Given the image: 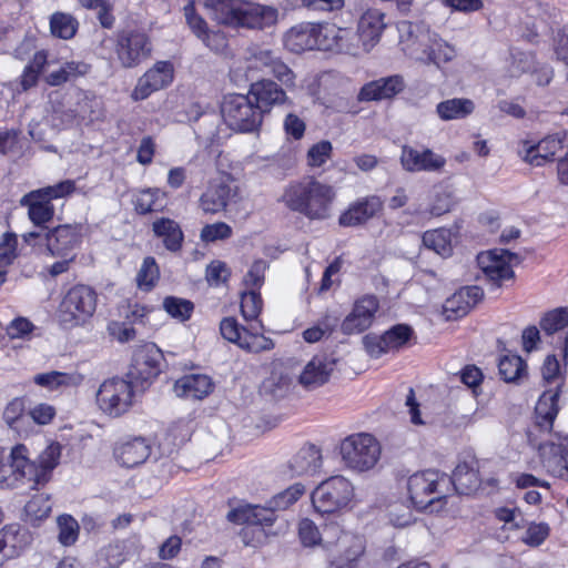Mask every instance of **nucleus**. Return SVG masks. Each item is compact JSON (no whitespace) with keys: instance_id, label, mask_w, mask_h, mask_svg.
I'll list each match as a JSON object with an SVG mask.
<instances>
[{"instance_id":"obj_1","label":"nucleus","mask_w":568,"mask_h":568,"mask_svg":"<svg viewBox=\"0 0 568 568\" xmlns=\"http://www.w3.org/2000/svg\"><path fill=\"white\" fill-rule=\"evenodd\" d=\"M212 20L219 24L248 30H264L276 24L278 10L248 0H203Z\"/></svg>"},{"instance_id":"obj_2","label":"nucleus","mask_w":568,"mask_h":568,"mask_svg":"<svg viewBox=\"0 0 568 568\" xmlns=\"http://www.w3.org/2000/svg\"><path fill=\"white\" fill-rule=\"evenodd\" d=\"M335 192L332 186L316 180H307L291 184L282 200L287 207L300 212L312 220H324L329 216V207Z\"/></svg>"},{"instance_id":"obj_3","label":"nucleus","mask_w":568,"mask_h":568,"mask_svg":"<svg viewBox=\"0 0 568 568\" xmlns=\"http://www.w3.org/2000/svg\"><path fill=\"white\" fill-rule=\"evenodd\" d=\"M399 487L406 490L409 504L423 511L452 494V480L446 474L434 469L416 471L402 477Z\"/></svg>"},{"instance_id":"obj_4","label":"nucleus","mask_w":568,"mask_h":568,"mask_svg":"<svg viewBox=\"0 0 568 568\" xmlns=\"http://www.w3.org/2000/svg\"><path fill=\"white\" fill-rule=\"evenodd\" d=\"M564 362L567 363V359ZM565 367L566 364L561 367L556 355H548L542 364L541 376L546 389L540 395L535 408L536 423L542 430H551L559 412L558 398L565 384Z\"/></svg>"},{"instance_id":"obj_5","label":"nucleus","mask_w":568,"mask_h":568,"mask_svg":"<svg viewBox=\"0 0 568 568\" xmlns=\"http://www.w3.org/2000/svg\"><path fill=\"white\" fill-rule=\"evenodd\" d=\"M338 454L346 469L363 474L377 466L382 455V445L373 434L354 433L341 440Z\"/></svg>"},{"instance_id":"obj_6","label":"nucleus","mask_w":568,"mask_h":568,"mask_svg":"<svg viewBox=\"0 0 568 568\" xmlns=\"http://www.w3.org/2000/svg\"><path fill=\"white\" fill-rule=\"evenodd\" d=\"M98 293L85 284H77L67 291L58 310L59 322L65 327L84 325L95 313Z\"/></svg>"},{"instance_id":"obj_7","label":"nucleus","mask_w":568,"mask_h":568,"mask_svg":"<svg viewBox=\"0 0 568 568\" xmlns=\"http://www.w3.org/2000/svg\"><path fill=\"white\" fill-rule=\"evenodd\" d=\"M221 114L225 124L240 133L257 132L264 120L248 93L225 95L221 104Z\"/></svg>"},{"instance_id":"obj_8","label":"nucleus","mask_w":568,"mask_h":568,"mask_svg":"<svg viewBox=\"0 0 568 568\" xmlns=\"http://www.w3.org/2000/svg\"><path fill=\"white\" fill-rule=\"evenodd\" d=\"M312 505L320 514H334L348 508L355 498L352 481L342 475L323 480L311 495Z\"/></svg>"},{"instance_id":"obj_9","label":"nucleus","mask_w":568,"mask_h":568,"mask_svg":"<svg viewBox=\"0 0 568 568\" xmlns=\"http://www.w3.org/2000/svg\"><path fill=\"white\" fill-rule=\"evenodd\" d=\"M362 537L345 531L337 523L325 525V550L338 568H349L364 552Z\"/></svg>"},{"instance_id":"obj_10","label":"nucleus","mask_w":568,"mask_h":568,"mask_svg":"<svg viewBox=\"0 0 568 568\" xmlns=\"http://www.w3.org/2000/svg\"><path fill=\"white\" fill-rule=\"evenodd\" d=\"M134 382L123 378H110L104 381L97 393L99 408L110 415L120 416L126 413L133 405Z\"/></svg>"},{"instance_id":"obj_11","label":"nucleus","mask_w":568,"mask_h":568,"mask_svg":"<svg viewBox=\"0 0 568 568\" xmlns=\"http://www.w3.org/2000/svg\"><path fill=\"white\" fill-rule=\"evenodd\" d=\"M262 331L263 325L261 322L252 324L251 328L247 329L241 326L234 317H225L220 324V332L226 341L253 353L273 348L272 339L264 336Z\"/></svg>"},{"instance_id":"obj_12","label":"nucleus","mask_w":568,"mask_h":568,"mask_svg":"<svg viewBox=\"0 0 568 568\" xmlns=\"http://www.w3.org/2000/svg\"><path fill=\"white\" fill-rule=\"evenodd\" d=\"M152 52L150 38L143 31H123L118 36L115 53L125 69L135 68L146 60Z\"/></svg>"},{"instance_id":"obj_13","label":"nucleus","mask_w":568,"mask_h":568,"mask_svg":"<svg viewBox=\"0 0 568 568\" xmlns=\"http://www.w3.org/2000/svg\"><path fill=\"white\" fill-rule=\"evenodd\" d=\"M413 336L414 329L412 326L396 324L381 335H366L363 338V344L369 356L378 358L384 354L397 352L405 347Z\"/></svg>"},{"instance_id":"obj_14","label":"nucleus","mask_w":568,"mask_h":568,"mask_svg":"<svg viewBox=\"0 0 568 568\" xmlns=\"http://www.w3.org/2000/svg\"><path fill=\"white\" fill-rule=\"evenodd\" d=\"M517 263L518 256L515 253L501 248H494L477 255L478 267L488 281L497 285L514 277V266Z\"/></svg>"},{"instance_id":"obj_15","label":"nucleus","mask_w":568,"mask_h":568,"mask_svg":"<svg viewBox=\"0 0 568 568\" xmlns=\"http://www.w3.org/2000/svg\"><path fill=\"white\" fill-rule=\"evenodd\" d=\"M237 186L229 174H222L209 181L202 193L199 205L204 213L215 214L227 206L229 202L236 197Z\"/></svg>"},{"instance_id":"obj_16","label":"nucleus","mask_w":568,"mask_h":568,"mask_svg":"<svg viewBox=\"0 0 568 568\" xmlns=\"http://www.w3.org/2000/svg\"><path fill=\"white\" fill-rule=\"evenodd\" d=\"M379 311V301L373 294H365L356 298L351 312L341 324V331L346 335L359 334L368 329Z\"/></svg>"},{"instance_id":"obj_17","label":"nucleus","mask_w":568,"mask_h":568,"mask_svg":"<svg viewBox=\"0 0 568 568\" xmlns=\"http://www.w3.org/2000/svg\"><path fill=\"white\" fill-rule=\"evenodd\" d=\"M163 354L154 343L140 345L132 358L128 377L134 383H148L161 372Z\"/></svg>"},{"instance_id":"obj_18","label":"nucleus","mask_w":568,"mask_h":568,"mask_svg":"<svg viewBox=\"0 0 568 568\" xmlns=\"http://www.w3.org/2000/svg\"><path fill=\"white\" fill-rule=\"evenodd\" d=\"M397 28L402 52L412 60L425 63L433 31L423 24L408 21L399 22Z\"/></svg>"},{"instance_id":"obj_19","label":"nucleus","mask_w":568,"mask_h":568,"mask_svg":"<svg viewBox=\"0 0 568 568\" xmlns=\"http://www.w3.org/2000/svg\"><path fill=\"white\" fill-rule=\"evenodd\" d=\"M247 93L263 116L270 114L274 108L293 104L285 89L272 79L263 78L252 82Z\"/></svg>"},{"instance_id":"obj_20","label":"nucleus","mask_w":568,"mask_h":568,"mask_svg":"<svg viewBox=\"0 0 568 568\" xmlns=\"http://www.w3.org/2000/svg\"><path fill=\"white\" fill-rule=\"evenodd\" d=\"M174 79V67L170 61H158L138 82L131 93L134 101L148 99L152 93L169 87Z\"/></svg>"},{"instance_id":"obj_21","label":"nucleus","mask_w":568,"mask_h":568,"mask_svg":"<svg viewBox=\"0 0 568 568\" xmlns=\"http://www.w3.org/2000/svg\"><path fill=\"white\" fill-rule=\"evenodd\" d=\"M387 27L386 13L378 8L363 11L357 21V38L363 52H369L382 39Z\"/></svg>"},{"instance_id":"obj_22","label":"nucleus","mask_w":568,"mask_h":568,"mask_svg":"<svg viewBox=\"0 0 568 568\" xmlns=\"http://www.w3.org/2000/svg\"><path fill=\"white\" fill-rule=\"evenodd\" d=\"M82 236L81 225H59L47 233V248L52 256H77Z\"/></svg>"},{"instance_id":"obj_23","label":"nucleus","mask_w":568,"mask_h":568,"mask_svg":"<svg viewBox=\"0 0 568 568\" xmlns=\"http://www.w3.org/2000/svg\"><path fill=\"white\" fill-rule=\"evenodd\" d=\"M337 359L333 355L316 354L303 367L298 384L307 389H316L326 384L336 368Z\"/></svg>"},{"instance_id":"obj_24","label":"nucleus","mask_w":568,"mask_h":568,"mask_svg":"<svg viewBox=\"0 0 568 568\" xmlns=\"http://www.w3.org/2000/svg\"><path fill=\"white\" fill-rule=\"evenodd\" d=\"M227 519L237 525H251L256 528L271 527L277 519L276 510L268 500L262 505H240L227 514Z\"/></svg>"},{"instance_id":"obj_25","label":"nucleus","mask_w":568,"mask_h":568,"mask_svg":"<svg viewBox=\"0 0 568 568\" xmlns=\"http://www.w3.org/2000/svg\"><path fill=\"white\" fill-rule=\"evenodd\" d=\"M405 88L406 82L400 74L379 78L365 83L357 94V100L361 102L388 100L402 93Z\"/></svg>"},{"instance_id":"obj_26","label":"nucleus","mask_w":568,"mask_h":568,"mask_svg":"<svg viewBox=\"0 0 568 568\" xmlns=\"http://www.w3.org/2000/svg\"><path fill=\"white\" fill-rule=\"evenodd\" d=\"M400 164L407 172H435L442 170L446 160L430 149L417 150L408 145L402 148Z\"/></svg>"},{"instance_id":"obj_27","label":"nucleus","mask_w":568,"mask_h":568,"mask_svg":"<svg viewBox=\"0 0 568 568\" xmlns=\"http://www.w3.org/2000/svg\"><path fill=\"white\" fill-rule=\"evenodd\" d=\"M113 455L121 466L133 468L150 457L151 445L143 437L126 438L115 444Z\"/></svg>"},{"instance_id":"obj_28","label":"nucleus","mask_w":568,"mask_h":568,"mask_svg":"<svg viewBox=\"0 0 568 568\" xmlns=\"http://www.w3.org/2000/svg\"><path fill=\"white\" fill-rule=\"evenodd\" d=\"M32 541L31 532L19 524H10L0 530V554L2 558L19 557Z\"/></svg>"},{"instance_id":"obj_29","label":"nucleus","mask_w":568,"mask_h":568,"mask_svg":"<svg viewBox=\"0 0 568 568\" xmlns=\"http://www.w3.org/2000/svg\"><path fill=\"white\" fill-rule=\"evenodd\" d=\"M566 142L567 133L565 131L550 134L537 144L528 146L525 150L524 160L535 166L544 165L564 150Z\"/></svg>"},{"instance_id":"obj_30","label":"nucleus","mask_w":568,"mask_h":568,"mask_svg":"<svg viewBox=\"0 0 568 568\" xmlns=\"http://www.w3.org/2000/svg\"><path fill=\"white\" fill-rule=\"evenodd\" d=\"M484 292L479 286H466L455 292L444 303V314L447 320L465 316L483 298Z\"/></svg>"},{"instance_id":"obj_31","label":"nucleus","mask_w":568,"mask_h":568,"mask_svg":"<svg viewBox=\"0 0 568 568\" xmlns=\"http://www.w3.org/2000/svg\"><path fill=\"white\" fill-rule=\"evenodd\" d=\"M213 382L205 374H189L174 383L176 396L189 399H202L213 390Z\"/></svg>"},{"instance_id":"obj_32","label":"nucleus","mask_w":568,"mask_h":568,"mask_svg":"<svg viewBox=\"0 0 568 568\" xmlns=\"http://www.w3.org/2000/svg\"><path fill=\"white\" fill-rule=\"evenodd\" d=\"M323 465L322 454L315 445L303 446L288 462L290 476H304L317 473Z\"/></svg>"},{"instance_id":"obj_33","label":"nucleus","mask_w":568,"mask_h":568,"mask_svg":"<svg viewBox=\"0 0 568 568\" xmlns=\"http://www.w3.org/2000/svg\"><path fill=\"white\" fill-rule=\"evenodd\" d=\"M382 209V201L378 196H367L352 204L347 211L339 216L342 226H356L367 222Z\"/></svg>"},{"instance_id":"obj_34","label":"nucleus","mask_w":568,"mask_h":568,"mask_svg":"<svg viewBox=\"0 0 568 568\" xmlns=\"http://www.w3.org/2000/svg\"><path fill=\"white\" fill-rule=\"evenodd\" d=\"M83 376L80 373H67L59 371H50L45 373L36 374L32 378L33 383L48 392H62L68 388L78 387L83 382Z\"/></svg>"},{"instance_id":"obj_35","label":"nucleus","mask_w":568,"mask_h":568,"mask_svg":"<svg viewBox=\"0 0 568 568\" xmlns=\"http://www.w3.org/2000/svg\"><path fill=\"white\" fill-rule=\"evenodd\" d=\"M10 468L14 480L27 479L36 486V463L30 459L29 448L24 444H17L10 452Z\"/></svg>"},{"instance_id":"obj_36","label":"nucleus","mask_w":568,"mask_h":568,"mask_svg":"<svg viewBox=\"0 0 568 568\" xmlns=\"http://www.w3.org/2000/svg\"><path fill=\"white\" fill-rule=\"evenodd\" d=\"M540 327L547 335H555L559 332H565L561 341V356L562 359L568 358V308L558 307L547 312L540 320Z\"/></svg>"},{"instance_id":"obj_37","label":"nucleus","mask_w":568,"mask_h":568,"mask_svg":"<svg viewBox=\"0 0 568 568\" xmlns=\"http://www.w3.org/2000/svg\"><path fill=\"white\" fill-rule=\"evenodd\" d=\"M287 50L300 53L316 48L315 23H301L293 27L284 38Z\"/></svg>"},{"instance_id":"obj_38","label":"nucleus","mask_w":568,"mask_h":568,"mask_svg":"<svg viewBox=\"0 0 568 568\" xmlns=\"http://www.w3.org/2000/svg\"><path fill=\"white\" fill-rule=\"evenodd\" d=\"M152 231L156 237L162 240L166 250L171 252L181 250L184 234L176 221L169 217H160L152 223Z\"/></svg>"},{"instance_id":"obj_39","label":"nucleus","mask_w":568,"mask_h":568,"mask_svg":"<svg viewBox=\"0 0 568 568\" xmlns=\"http://www.w3.org/2000/svg\"><path fill=\"white\" fill-rule=\"evenodd\" d=\"M20 205L28 209V216L36 226H43L53 219V204L41 199L39 193L31 191L24 194Z\"/></svg>"},{"instance_id":"obj_40","label":"nucleus","mask_w":568,"mask_h":568,"mask_svg":"<svg viewBox=\"0 0 568 568\" xmlns=\"http://www.w3.org/2000/svg\"><path fill=\"white\" fill-rule=\"evenodd\" d=\"M62 447L59 443H50L38 456L36 463V486L47 484L53 469L59 465Z\"/></svg>"},{"instance_id":"obj_41","label":"nucleus","mask_w":568,"mask_h":568,"mask_svg":"<svg viewBox=\"0 0 568 568\" xmlns=\"http://www.w3.org/2000/svg\"><path fill=\"white\" fill-rule=\"evenodd\" d=\"M71 112L74 120L92 123L102 116V103L95 95L81 91L77 94L75 106Z\"/></svg>"},{"instance_id":"obj_42","label":"nucleus","mask_w":568,"mask_h":568,"mask_svg":"<svg viewBox=\"0 0 568 568\" xmlns=\"http://www.w3.org/2000/svg\"><path fill=\"white\" fill-rule=\"evenodd\" d=\"M425 64H435L440 67L452 62L457 57V49L454 44H450L443 39L437 32L433 31L430 42L427 48Z\"/></svg>"},{"instance_id":"obj_43","label":"nucleus","mask_w":568,"mask_h":568,"mask_svg":"<svg viewBox=\"0 0 568 568\" xmlns=\"http://www.w3.org/2000/svg\"><path fill=\"white\" fill-rule=\"evenodd\" d=\"M277 54L268 49L255 48L250 50L243 58V67H233L232 71L236 72L241 69L244 70L246 78L250 77L251 72L263 71L268 72L272 63L276 59Z\"/></svg>"},{"instance_id":"obj_44","label":"nucleus","mask_w":568,"mask_h":568,"mask_svg":"<svg viewBox=\"0 0 568 568\" xmlns=\"http://www.w3.org/2000/svg\"><path fill=\"white\" fill-rule=\"evenodd\" d=\"M475 110V103L470 99L454 98L442 101L436 106V112L443 121L460 120L470 115Z\"/></svg>"},{"instance_id":"obj_45","label":"nucleus","mask_w":568,"mask_h":568,"mask_svg":"<svg viewBox=\"0 0 568 568\" xmlns=\"http://www.w3.org/2000/svg\"><path fill=\"white\" fill-rule=\"evenodd\" d=\"M449 478L452 480V493L469 495L479 486L477 471L469 468L466 464L458 465Z\"/></svg>"},{"instance_id":"obj_46","label":"nucleus","mask_w":568,"mask_h":568,"mask_svg":"<svg viewBox=\"0 0 568 568\" xmlns=\"http://www.w3.org/2000/svg\"><path fill=\"white\" fill-rule=\"evenodd\" d=\"M193 426L189 419L174 422L166 430L162 446L166 453L171 454L175 448L186 443L192 435Z\"/></svg>"},{"instance_id":"obj_47","label":"nucleus","mask_w":568,"mask_h":568,"mask_svg":"<svg viewBox=\"0 0 568 568\" xmlns=\"http://www.w3.org/2000/svg\"><path fill=\"white\" fill-rule=\"evenodd\" d=\"M562 445L568 446V435L561 444L544 443L539 446V456L547 473L555 476L551 465L558 468H565L566 452Z\"/></svg>"},{"instance_id":"obj_48","label":"nucleus","mask_w":568,"mask_h":568,"mask_svg":"<svg viewBox=\"0 0 568 568\" xmlns=\"http://www.w3.org/2000/svg\"><path fill=\"white\" fill-rule=\"evenodd\" d=\"M18 240L14 233L7 232L0 240V286L6 282L10 265L17 258Z\"/></svg>"},{"instance_id":"obj_49","label":"nucleus","mask_w":568,"mask_h":568,"mask_svg":"<svg viewBox=\"0 0 568 568\" xmlns=\"http://www.w3.org/2000/svg\"><path fill=\"white\" fill-rule=\"evenodd\" d=\"M424 245L442 256H448L452 253V233L447 229H436L427 231L423 235Z\"/></svg>"},{"instance_id":"obj_50","label":"nucleus","mask_w":568,"mask_h":568,"mask_svg":"<svg viewBox=\"0 0 568 568\" xmlns=\"http://www.w3.org/2000/svg\"><path fill=\"white\" fill-rule=\"evenodd\" d=\"M498 369L505 382L513 383L526 375L527 365L520 356L509 354L499 359Z\"/></svg>"},{"instance_id":"obj_51","label":"nucleus","mask_w":568,"mask_h":568,"mask_svg":"<svg viewBox=\"0 0 568 568\" xmlns=\"http://www.w3.org/2000/svg\"><path fill=\"white\" fill-rule=\"evenodd\" d=\"M306 493V487L301 483H295L286 489L275 494L268 499V505H272L277 511H284L291 508L297 500Z\"/></svg>"},{"instance_id":"obj_52","label":"nucleus","mask_w":568,"mask_h":568,"mask_svg":"<svg viewBox=\"0 0 568 568\" xmlns=\"http://www.w3.org/2000/svg\"><path fill=\"white\" fill-rule=\"evenodd\" d=\"M78 21L69 13L55 12L50 18L51 33L60 39L69 40L78 30Z\"/></svg>"},{"instance_id":"obj_53","label":"nucleus","mask_w":568,"mask_h":568,"mask_svg":"<svg viewBox=\"0 0 568 568\" xmlns=\"http://www.w3.org/2000/svg\"><path fill=\"white\" fill-rule=\"evenodd\" d=\"M298 538L304 547L321 546L325 549V526L321 531L313 520L303 518L298 523Z\"/></svg>"},{"instance_id":"obj_54","label":"nucleus","mask_w":568,"mask_h":568,"mask_svg":"<svg viewBox=\"0 0 568 568\" xmlns=\"http://www.w3.org/2000/svg\"><path fill=\"white\" fill-rule=\"evenodd\" d=\"M345 33L343 28L333 23H315V39L317 50L333 51L336 48V39L341 40V36Z\"/></svg>"},{"instance_id":"obj_55","label":"nucleus","mask_w":568,"mask_h":568,"mask_svg":"<svg viewBox=\"0 0 568 568\" xmlns=\"http://www.w3.org/2000/svg\"><path fill=\"white\" fill-rule=\"evenodd\" d=\"M263 308V300L260 291L247 290L241 295V313L244 320L253 321L256 324Z\"/></svg>"},{"instance_id":"obj_56","label":"nucleus","mask_w":568,"mask_h":568,"mask_svg":"<svg viewBox=\"0 0 568 568\" xmlns=\"http://www.w3.org/2000/svg\"><path fill=\"white\" fill-rule=\"evenodd\" d=\"M164 193L159 189H148L141 191L134 201L135 211L140 214H146L152 211H159L163 207L161 197Z\"/></svg>"},{"instance_id":"obj_57","label":"nucleus","mask_w":568,"mask_h":568,"mask_svg":"<svg viewBox=\"0 0 568 568\" xmlns=\"http://www.w3.org/2000/svg\"><path fill=\"white\" fill-rule=\"evenodd\" d=\"M160 278V268L155 258L148 256L143 260L136 275V284L140 290L151 291Z\"/></svg>"},{"instance_id":"obj_58","label":"nucleus","mask_w":568,"mask_h":568,"mask_svg":"<svg viewBox=\"0 0 568 568\" xmlns=\"http://www.w3.org/2000/svg\"><path fill=\"white\" fill-rule=\"evenodd\" d=\"M58 540L63 546H72L79 538V523L68 514L60 515L57 518Z\"/></svg>"},{"instance_id":"obj_59","label":"nucleus","mask_w":568,"mask_h":568,"mask_svg":"<svg viewBox=\"0 0 568 568\" xmlns=\"http://www.w3.org/2000/svg\"><path fill=\"white\" fill-rule=\"evenodd\" d=\"M51 501L48 495L37 494L26 504L24 513L26 517L31 521L36 523L49 517L51 513Z\"/></svg>"},{"instance_id":"obj_60","label":"nucleus","mask_w":568,"mask_h":568,"mask_svg":"<svg viewBox=\"0 0 568 568\" xmlns=\"http://www.w3.org/2000/svg\"><path fill=\"white\" fill-rule=\"evenodd\" d=\"M26 412V402L23 397H14L7 403L2 412V418L7 426L16 432H20L21 423Z\"/></svg>"},{"instance_id":"obj_61","label":"nucleus","mask_w":568,"mask_h":568,"mask_svg":"<svg viewBox=\"0 0 568 568\" xmlns=\"http://www.w3.org/2000/svg\"><path fill=\"white\" fill-rule=\"evenodd\" d=\"M333 155V144L328 140L318 141L310 146L306 153V164L312 168H321Z\"/></svg>"},{"instance_id":"obj_62","label":"nucleus","mask_w":568,"mask_h":568,"mask_svg":"<svg viewBox=\"0 0 568 568\" xmlns=\"http://www.w3.org/2000/svg\"><path fill=\"white\" fill-rule=\"evenodd\" d=\"M163 308L173 318L184 322L191 317L194 304L185 298L168 296L163 300Z\"/></svg>"},{"instance_id":"obj_63","label":"nucleus","mask_w":568,"mask_h":568,"mask_svg":"<svg viewBox=\"0 0 568 568\" xmlns=\"http://www.w3.org/2000/svg\"><path fill=\"white\" fill-rule=\"evenodd\" d=\"M389 523L394 527H407L414 523L415 518L412 511V505L404 503H393L387 507Z\"/></svg>"},{"instance_id":"obj_64","label":"nucleus","mask_w":568,"mask_h":568,"mask_svg":"<svg viewBox=\"0 0 568 568\" xmlns=\"http://www.w3.org/2000/svg\"><path fill=\"white\" fill-rule=\"evenodd\" d=\"M100 568H118L124 561L123 547L120 544H110L98 554Z\"/></svg>"}]
</instances>
